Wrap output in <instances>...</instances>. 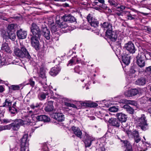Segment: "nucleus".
<instances>
[{"instance_id": "nucleus-1", "label": "nucleus", "mask_w": 151, "mask_h": 151, "mask_svg": "<svg viewBox=\"0 0 151 151\" xmlns=\"http://www.w3.org/2000/svg\"><path fill=\"white\" fill-rule=\"evenodd\" d=\"M31 31L33 35L31 38V45L36 50H38L40 47L39 40L42 35L40 30L36 24L32 23Z\"/></svg>"}, {"instance_id": "nucleus-2", "label": "nucleus", "mask_w": 151, "mask_h": 151, "mask_svg": "<svg viewBox=\"0 0 151 151\" xmlns=\"http://www.w3.org/2000/svg\"><path fill=\"white\" fill-rule=\"evenodd\" d=\"M116 116L120 122H121L122 130L127 135H129L131 134L132 132L129 129L130 126L126 122L127 120V115L122 113H117Z\"/></svg>"}, {"instance_id": "nucleus-3", "label": "nucleus", "mask_w": 151, "mask_h": 151, "mask_svg": "<svg viewBox=\"0 0 151 151\" xmlns=\"http://www.w3.org/2000/svg\"><path fill=\"white\" fill-rule=\"evenodd\" d=\"M97 102V103H95V115L101 119H103L105 122H109L111 118H110L108 114H104L105 111L101 108V107L102 106L101 102Z\"/></svg>"}, {"instance_id": "nucleus-4", "label": "nucleus", "mask_w": 151, "mask_h": 151, "mask_svg": "<svg viewBox=\"0 0 151 151\" xmlns=\"http://www.w3.org/2000/svg\"><path fill=\"white\" fill-rule=\"evenodd\" d=\"M20 49L19 48L15 49L14 50V53L17 57L23 58H26L30 60L31 57L29 52L27 51L25 46L22 44L20 43Z\"/></svg>"}, {"instance_id": "nucleus-5", "label": "nucleus", "mask_w": 151, "mask_h": 151, "mask_svg": "<svg viewBox=\"0 0 151 151\" xmlns=\"http://www.w3.org/2000/svg\"><path fill=\"white\" fill-rule=\"evenodd\" d=\"M136 120L137 125L142 130L145 131L148 129V124L147 123V120L145 115L142 114L141 117L137 118Z\"/></svg>"}, {"instance_id": "nucleus-6", "label": "nucleus", "mask_w": 151, "mask_h": 151, "mask_svg": "<svg viewBox=\"0 0 151 151\" xmlns=\"http://www.w3.org/2000/svg\"><path fill=\"white\" fill-rule=\"evenodd\" d=\"M108 1L112 6L116 7L117 11L114 14L115 17L121 15L122 13V12L125 8V6L123 5L118 6V4L114 0H109Z\"/></svg>"}, {"instance_id": "nucleus-7", "label": "nucleus", "mask_w": 151, "mask_h": 151, "mask_svg": "<svg viewBox=\"0 0 151 151\" xmlns=\"http://www.w3.org/2000/svg\"><path fill=\"white\" fill-rule=\"evenodd\" d=\"M28 134H25L20 139V151H29L28 147V141L27 140Z\"/></svg>"}, {"instance_id": "nucleus-8", "label": "nucleus", "mask_w": 151, "mask_h": 151, "mask_svg": "<svg viewBox=\"0 0 151 151\" xmlns=\"http://www.w3.org/2000/svg\"><path fill=\"white\" fill-rule=\"evenodd\" d=\"M39 76L42 78V80L40 81V83L43 86L44 90L46 91V88H47V86L46 83L47 79L45 72L42 68H40V70Z\"/></svg>"}, {"instance_id": "nucleus-9", "label": "nucleus", "mask_w": 151, "mask_h": 151, "mask_svg": "<svg viewBox=\"0 0 151 151\" xmlns=\"http://www.w3.org/2000/svg\"><path fill=\"white\" fill-rule=\"evenodd\" d=\"M104 0H95V9L101 10V8L104 9L107 8V6L104 4Z\"/></svg>"}, {"instance_id": "nucleus-10", "label": "nucleus", "mask_w": 151, "mask_h": 151, "mask_svg": "<svg viewBox=\"0 0 151 151\" xmlns=\"http://www.w3.org/2000/svg\"><path fill=\"white\" fill-rule=\"evenodd\" d=\"M124 47L126 50L132 54L134 53L136 51L134 44L131 42L126 43L124 45Z\"/></svg>"}, {"instance_id": "nucleus-11", "label": "nucleus", "mask_w": 151, "mask_h": 151, "mask_svg": "<svg viewBox=\"0 0 151 151\" xmlns=\"http://www.w3.org/2000/svg\"><path fill=\"white\" fill-rule=\"evenodd\" d=\"M84 138L85 140L84 142L85 147H90L91 145L92 142L94 140L93 138L91 136L85 133Z\"/></svg>"}, {"instance_id": "nucleus-12", "label": "nucleus", "mask_w": 151, "mask_h": 151, "mask_svg": "<svg viewBox=\"0 0 151 151\" xmlns=\"http://www.w3.org/2000/svg\"><path fill=\"white\" fill-rule=\"evenodd\" d=\"M22 121L20 119L15 120L13 122L11 123L12 128L13 130H17L21 125Z\"/></svg>"}, {"instance_id": "nucleus-13", "label": "nucleus", "mask_w": 151, "mask_h": 151, "mask_svg": "<svg viewBox=\"0 0 151 151\" xmlns=\"http://www.w3.org/2000/svg\"><path fill=\"white\" fill-rule=\"evenodd\" d=\"M102 26L104 31H105L106 35L108 34L109 32L112 30V24L108 22H104Z\"/></svg>"}, {"instance_id": "nucleus-14", "label": "nucleus", "mask_w": 151, "mask_h": 151, "mask_svg": "<svg viewBox=\"0 0 151 151\" xmlns=\"http://www.w3.org/2000/svg\"><path fill=\"white\" fill-rule=\"evenodd\" d=\"M87 19L91 26V27L88 29L93 32L94 28V18L92 16L91 14H89L87 16Z\"/></svg>"}, {"instance_id": "nucleus-15", "label": "nucleus", "mask_w": 151, "mask_h": 151, "mask_svg": "<svg viewBox=\"0 0 151 151\" xmlns=\"http://www.w3.org/2000/svg\"><path fill=\"white\" fill-rule=\"evenodd\" d=\"M62 19L66 22H73L76 21L75 18L70 14H65L62 17Z\"/></svg>"}, {"instance_id": "nucleus-16", "label": "nucleus", "mask_w": 151, "mask_h": 151, "mask_svg": "<svg viewBox=\"0 0 151 151\" xmlns=\"http://www.w3.org/2000/svg\"><path fill=\"white\" fill-rule=\"evenodd\" d=\"M52 117L59 122H63L64 120V116L61 113H55L53 114Z\"/></svg>"}, {"instance_id": "nucleus-17", "label": "nucleus", "mask_w": 151, "mask_h": 151, "mask_svg": "<svg viewBox=\"0 0 151 151\" xmlns=\"http://www.w3.org/2000/svg\"><path fill=\"white\" fill-rule=\"evenodd\" d=\"M106 36L108 37L111 41H115L117 38V32L112 31L109 32L108 34L106 35Z\"/></svg>"}, {"instance_id": "nucleus-18", "label": "nucleus", "mask_w": 151, "mask_h": 151, "mask_svg": "<svg viewBox=\"0 0 151 151\" xmlns=\"http://www.w3.org/2000/svg\"><path fill=\"white\" fill-rule=\"evenodd\" d=\"M137 63L138 65L140 68H142L145 65L144 58L141 56V55L138 54L136 57Z\"/></svg>"}, {"instance_id": "nucleus-19", "label": "nucleus", "mask_w": 151, "mask_h": 151, "mask_svg": "<svg viewBox=\"0 0 151 151\" xmlns=\"http://www.w3.org/2000/svg\"><path fill=\"white\" fill-rule=\"evenodd\" d=\"M60 70V68L58 66L52 68L49 72V74L52 76H55Z\"/></svg>"}, {"instance_id": "nucleus-20", "label": "nucleus", "mask_w": 151, "mask_h": 151, "mask_svg": "<svg viewBox=\"0 0 151 151\" xmlns=\"http://www.w3.org/2000/svg\"><path fill=\"white\" fill-rule=\"evenodd\" d=\"M27 35V32L23 30L22 29L18 30L17 32V36L20 39H23L25 38Z\"/></svg>"}, {"instance_id": "nucleus-21", "label": "nucleus", "mask_w": 151, "mask_h": 151, "mask_svg": "<svg viewBox=\"0 0 151 151\" xmlns=\"http://www.w3.org/2000/svg\"><path fill=\"white\" fill-rule=\"evenodd\" d=\"M35 117L38 121H43L44 122H47L50 121L49 117L45 115H40L37 116Z\"/></svg>"}, {"instance_id": "nucleus-22", "label": "nucleus", "mask_w": 151, "mask_h": 151, "mask_svg": "<svg viewBox=\"0 0 151 151\" xmlns=\"http://www.w3.org/2000/svg\"><path fill=\"white\" fill-rule=\"evenodd\" d=\"M109 123L112 126L116 127H119L121 125L120 122L116 118H111L109 120Z\"/></svg>"}, {"instance_id": "nucleus-23", "label": "nucleus", "mask_w": 151, "mask_h": 151, "mask_svg": "<svg viewBox=\"0 0 151 151\" xmlns=\"http://www.w3.org/2000/svg\"><path fill=\"white\" fill-rule=\"evenodd\" d=\"M139 54L141 55L142 57L144 58H145L146 59H150L151 58L150 53L145 49L142 50V51Z\"/></svg>"}, {"instance_id": "nucleus-24", "label": "nucleus", "mask_w": 151, "mask_h": 151, "mask_svg": "<svg viewBox=\"0 0 151 151\" xmlns=\"http://www.w3.org/2000/svg\"><path fill=\"white\" fill-rule=\"evenodd\" d=\"M72 129L75 135L77 137L81 138L82 133L80 129L78 127L73 126L72 127Z\"/></svg>"}, {"instance_id": "nucleus-25", "label": "nucleus", "mask_w": 151, "mask_h": 151, "mask_svg": "<svg viewBox=\"0 0 151 151\" xmlns=\"http://www.w3.org/2000/svg\"><path fill=\"white\" fill-rule=\"evenodd\" d=\"M80 59L78 58L77 56H76L73 57L69 61L68 65H73L76 64L77 63H80Z\"/></svg>"}, {"instance_id": "nucleus-26", "label": "nucleus", "mask_w": 151, "mask_h": 151, "mask_svg": "<svg viewBox=\"0 0 151 151\" xmlns=\"http://www.w3.org/2000/svg\"><path fill=\"white\" fill-rule=\"evenodd\" d=\"M42 31L43 33V36L46 39L48 40L50 39V35L49 30L47 27H45L42 29Z\"/></svg>"}, {"instance_id": "nucleus-27", "label": "nucleus", "mask_w": 151, "mask_h": 151, "mask_svg": "<svg viewBox=\"0 0 151 151\" xmlns=\"http://www.w3.org/2000/svg\"><path fill=\"white\" fill-rule=\"evenodd\" d=\"M146 82V80L145 78L141 77L135 81V84L139 86H143Z\"/></svg>"}, {"instance_id": "nucleus-28", "label": "nucleus", "mask_w": 151, "mask_h": 151, "mask_svg": "<svg viewBox=\"0 0 151 151\" xmlns=\"http://www.w3.org/2000/svg\"><path fill=\"white\" fill-rule=\"evenodd\" d=\"M104 138H101L97 140V142L96 143L97 145H98V147L100 148L102 151H104L105 150V149L103 147L104 144L103 143H104Z\"/></svg>"}, {"instance_id": "nucleus-29", "label": "nucleus", "mask_w": 151, "mask_h": 151, "mask_svg": "<svg viewBox=\"0 0 151 151\" xmlns=\"http://www.w3.org/2000/svg\"><path fill=\"white\" fill-rule=\"evenodd\" d=\"M123 63L126 65H128L130 62V56L129 55L126 54L123 55L122 57Z\"/></svg>"}, {"instance_id": "nucleus-30", "label": "nucleus", "mask_w": 151, "mask_h": 151, "mask_svg": "<svg viewBox=\"0 0 151 151\" xmlns=\"http://www.w3.org/2000/svg\"><path fill=\"white\" fill-rule=\"evenodd\" d=\"M133 134L134 136V139L135 140V142L137 143H138L141 140V138L139 136V133L137 131L135 130L132 133V134L129 136ZM128 136L129 135H128Z\"/></svg>"}, {"instance_id": "nucleus-31", "label": "nucleus", "mask_w": 151, "mask_h": 151, "mask_svg": "<svg viewBox=\"0 0 151 151\" xmlns=\"http://www.w3.org/2000/svg\"><path fill=\"white\" fill-rule=\"evenodd\" d=\"M56 23L58 25V26L61 28H65L67 27V25L66 22L64 20L63 21L61 22L60 19L56 20Z\"/></svg>"}, {"instance_id": "nucleus-32", "label": "nucleus", "mask_w": 151, "mask_h": 151, "mask_svg": "<svg viewBox=\"0 0 151 151\" xmlns=\"http://www.w3.org/2000/svg\"><path fill=\"white\" fill-rule=\"evenodd\" d=\"M1 50L8 53L10 52L11 51L10 49L8 44L6 42L3 43L2 44Z\"/></svg>"}, {"instance_id": "nucleus-33", "label": "nucleus", "mask_w": 151, "mask_h": 151, "mask_svg": "<svg viewBox=\"0 0 151 151\" xmlns=\"http://www.w3.org/2000/svg\"><path fill=\"white\" fill-rule=\"evenodd\" d=\"M50 102V104H48L45 108V110L47 112H49L52 111L53 109V106L52 105L53 102L52 101H49L48 103Z\"/></svg>"}, {"instance_id": "nucleus-34", "label": "nucleus", "mask_w": 151, "mask_h": 151, "mask_svg": "<svg viewBox=\"0 0 151 151\" xmlns=\"http://www.w3.org/2000/svg\"><path fill=\"white\" fill-rule=\"evenodd\" d=\"M123 142L124 145L126 147L125 151H132V146L129 143L125 140L123 141Z\"/></svg>"}, {"instance_id": "nucleus-35", "label": "nucleus", "mask_w": 151, "mask_h": 151, "mask_svg": "<svg viewBox=\"0 0 151 151\" xmlns=\"http://www.w3.org/2000/svg\"><path fill=\"white\" fill-rule=\"evenodd\" d=\"M123 108L126 110L127 111L129 114H132L134 113V110L127 104L124 106Z\"/></svg>"}, {"instance_id": "nucleus-36", "label": "nucleus", "mask_w": 151, "mask_h": 151, "mask_svg": "<svg viewBox=\"0 0 151 151\" xmlns=\"http://www.w3.org/2000/svg\"><path fill=\"white\" fill-rule=\"evenodd\" d=\"M81 107L88 106L89 107H93L94 106V104L89 101L84 102L81 104Z\"/></svg>"}, {"instance_id": "nucleus-37", "label": "nucleus", "mask_w": 151, "mask_h": 151, "mask_svg": "<svg viewBox=\"0 0 151 151\" xmlns=\"http://www.w3.org/2000/svg\"><path fill=\"white\" fill-rule=\"evenodd\" d=\"M48 93L46 92L45 93L42 92L38 95V98L39 99L42 101L45 99L46 98V96H47Z\"/></svg>"}, {"instance_id": "nucleus-38", "label": "nucleus", "mask_w": 151, "mask_h": 151, "mask_svg": "<svg viewBox=\"0 0 151 151\" xmlns=\"http://www.w3.org/2000/svg\"><path fill=\"white\" fill-rule=\"evenodd\" d=\"M12 101L9 99H6L5 101L3 104V106L8 107L12 105Z\"/></svg>"}, {"instance_id": "nucleus-39", "label": "nucleus", "mask_w": 151, "mask_h": 151, "mask_svg": "<svg viewBox=\"0 0 151 151\" xmlns=\"http://www.w3.org/2000/svg\"><path fill=\"white\" fill-rule=\"evenodd\" d=\"M46 92L48 93L47 99L49 100L50 99H55V97L54 96V93L52 90L49 89L46 91Z\"/></svg>"}, {"instance_id": "nucleus-40", "label": "nucleus", "mask_w": 151, "mask_h": 151, "mask_svg": "<svg viewBox=\"0 0 151 151\" xmlns=\"http://www.w3.org/2000/svg\"><path fill=\"white\" fill-rule=\"evenodd\" d=\"M137 72L134 69H131L129 71L128 76L130 78H134L137 76Z\"/></svg>"}, {"instance_id": "nucleus-41", "label": "nucleus", "mask_w": 151, "mask_h": 151, "mask_svg": "<svg viewBox=\"0 0 151 151\" xmlns=\"http://www.w3.org/2000/svg\"><path fill=\"white\" fill-rule=\"evenodd\" d=\"M10 34L8 32H7L5 30H3L1 32V36L3 38L7 39L9 37Z\"/></svg>"}, {"instance_id": "nucleus-42", "label": "nucleus", "mask_w": 151, "mask_h": 151, "mask_svg": "<svg viewBox=\"0 0 151 151\" xmlns=\"http://www.w3.org/2000/svg\"><path fill=\"white\" fill-rule=\"evenodd\" d=\"M128 14L126 15V17L128 19L132 20L135 18L136 15L135 14H132L130 12H128Z\"/></svg>"}, {"instance_id": "nucleus-43", "label": "nucleus", "mask_w": 151, "mask_h": 151, "mask_svg": "<svg viewBox=\"0 0 151 151\" xmlns=\"http://www.w3.org/2000/svg\"><path fill=\"white\" fill-rule=\"evenodd\" d=\"M20 120L22 121L21 124V125H29L30 124V120L27 118H26L24 120H22L21 119H20Z\"/></svg>"}, {"instance_id": "nucleus-44", "label": "nucleus", "mask_w": 151, "mask_h": 151, "mask_svg": "<svg viewBox=\"0 0 151 151\" xmlns=\"http://www.w3.org/2000/svg\"><path fill=\"white\" fill-rule=\"evenodd\" d=\"M75 72L77 73L81 74H82V71H81L80 67L78 66H76L74 68Z\"/></svg>"}, {"instance_id": "nucleus-45", "label": "nucleus", "mask_w": 151, "mask_h": 151, "mask_svg": "<svg viewBox=\"0 0 151 151\" xmlns=\"http://www.w3.org/2000/svg\"><path fill=\"white\" fill-rule=\"evenodd\" d=\"M10 112L12 114H16L17 113V108L15 107H9Z\"/></svg>"}, {"instance_id": "nucleus-46", "label": "nucleus", "mask_w": 151, "mask_h": 151, "mask_svg": "<svg viewBox=\"0 0 151 151\" xmlns=\"http://www.w3.org/2000/svg\"><path fill=\"white\" fill-rule=\"evenodd\" d=\"M12 128L11 124L8 125L3 126L0 127V129L4 130L5 129H10Z\"/></svg>"}, {"instance_id": "nucleus-47", "label": "nucleus", "mask_w": 151, "mask_h": 151, "mask_svg": "<svg viewBox=\"0 0 151 151\" xmlns=\"http://www.w3.org/2000/svg\"><path fill=\"white\" fill-rule=\"evenodd\" d=\"M130 91L132 96L136 95L139 93L138 90L135 88L132 89Z\"/></svg>"}, {"instance_id": "nucleus-48", "label": "nucleus", "mask_w": 151, "mask_h": 151, "mask_svg": "<svg viewBox=\"0 0 151 151\" xmlns=\"http://www.w3.org/2000/svg\"><path fill=\"white\" fill-rule=\"evenodd\" d=\"M126 102L128 104H130L134 106H136L137 105V102L135 101L127 100L126 101Z\"/></svg>"}, {"instance_id": "nucleus-49", "label": "nucleus", "mask_w": 151, "mask_h": 151, "mask_svg": "<svg viewBox=\"0 0 151 151\" xmlns=\"http://www.w3.org/2000/svg\"><path fill=\"white\" fill-rule=\"evenodd\" d=\"M16 25L14 24H12L8 25L7 29L11 31L15 29Z\"/></svg>"}, {"instance_id": "nucleus-50", "label": "nucleus", "mask_w": 151, "mask_h": 151, "mask_svg": "<svg viewBox=\"0 0 151 151\" xmlns=\"http://www.w3.org/2000/svg\"><path fill=\"white\" fill-rule=\"evenodd\" d=\"M55 35L54 36V37L52 38V41L53 42L58 41L59 39V35L58 34H57V33H55Z\"/></svg>"}, {"instance_id": "nucleus-51", "label": "nucleus", "mask_w": 151, "mask_h": 151, "mask_svg": "<svg viewBox=\"0 0 151 151\" xmlns=\"http://www.w3.org/2000/svg\"><path fill=\"white\" fill-rule=\"evenodd\" d=\"M109 111L111 112H116L118 110V109L115 107L112 106L110 107L109 109Z\"/></svg>"}, {"instance_id": "nucleus-52", "label": "nucleus", "mask_w": 151, "mask_h": 151, "mask_svg": "<svg viewBox=\"0 0 151 151\" xmlns=\"http://www.w3.org/2000/svg\"><path fill=\"white\" fill-rule=\"evenodd\" d=\"M42 149L43 151H48V147L46 143H44L42 144Z\"/></svg>"}, {"instance_id": "nucleus-53", "label": "nucleus", "mask_w": 151, "mask_h": 151, "mask_svg": "<svg viewBox=\"0 0 151 151\" xmlns=\"http://www.w3.org/2000/svg\"><path fill=\"white\" fill-rule=\"evenodd\" d=\"M16 36L15 34L14 33H11V35L10 34L8 39H10L12 41H14L16 39Z\"/></svg>"}, {"instance_id": "nucleus-54", "label": "nucleus", "mask_w": 151, "mask_h": 151, "mask_svg": "<svg viewBox=\"0 0 151 151\" xmlns=\"http://www.w3.org/2000/svg\"><path fill=\"white\" fill-rule=\"evenodd\" d=\"M65 105L69 107H72L73 108H75L77 109L76 106L74 104L68 103V102H65Z\"/></svg>"}, {"instance_id": "nucleus-55", "label": "nucleus", "mask_w": 151, "mask_h": 151, "mask_svg": "<svg viewBox=\"0 0 151 151\" xmlns=\"http://www.w3.org/2000/svg\"><path fill=\"white\" fill-rule=\"evenodd\" d=\"M57 29L56 28V26L54 25H53L51 26V30L52 33H55L56 32L57 30Z\"/></svg>"}, {"instance_id": "nucleus-56", "label": "nucleus", "mask_w": 151, "mask_h": 151, "mask_svg": "<svg viewBox=\"0 0 151 151\" xmlns=\"http://www.w3.org/2000/svg\"><path fill=\"white\" fill-rule=\"evenodd\" d=\"M124 95L127 97L132 96L130 90L126 91L124 92Z\"/></svg>"}, {"instance_id": "nucleus-57", "label": "nucleus", "mask_w": 151, "mask_h": 151, "mask_svg": "<svg viewBox=\"0 0 151 151\" xmlns=\"http://www.w3.org/2000/svg\"><path fill=\"white\" fill-rule=\"evenodd\" d=\"M29 84L32 87H34L35 85V82L34 81H33L32 79H30L29 80Z\"/></svg>"}, {"instance_id": "nucleus-58", "label": "nucleus", "mask_w": 151, "mask_h": 151, "mask_svg": "<svg viewBox=\"0 0 151 151\" xmlns=\"http://www.w3.org/2000/svg\"><path fill=\"white\" fill-rule=\"evenodd\" d=\"M13 121V120H12L9 119H4L3 120V121L4 122L6 123L11 122H12Z\"/></svg>"}, {"instance_id": "nucleus-59", "label": "nucleus", "mask_w": 151, "mask_h": 151, "mask_svg": "<svg viewBox=\"0 0 151 151\" xmlns=\"http://www.w3.org/2000/svg\"><path fill=\"white\" fill-rule=\"evenodd\" d=\"M12 89L14 90H18L19 89V86L17 85H12Z\"/></svg>"}, {"instance_id": "nucleus-60", "label": "nucleus", "mask_w": 151, "mask_h": 151, "mask_svg": "<svg viewBox=\"0 0 151 151\" xmlns=\"http://www.w3.org/2000/svg\"><path fill=\"white\" fill-rule=\"evenodd\" d=\"M39 106V105L38 103L36 104L35 105L32 104L30 106V107L32 109H34L35 108L38 107Z\"/></svg>"}, {"instance_id": "nucleus-61", "label": "nucleus", "mask_w": 151, "mask_h": 151, "mask_svg": "<svg viewBox=\"0 0 151 151\" xmlns=\"http://www.w3.org/2000/svg\"><path fill=\"white\" fill-rule=\"evenodd\" d=\"M121 48L120 47L118 48L117 50H116L115 52V54L116 55H119L121 53Z\"/></svg>"}, {"instance_id": "nucleus-62", "label": "nucleus", "mask_w": 151, "mask_h": 151, "mask_svg": "<svg viewBox=\"0 0 151 151\" xmlns=\"http://www.w3.org/2000/svg\"><path fill=\"white\" fill-rule=\"evenodd\" d=\"M4 90V88L2 86H0V92H2Z\"/></svg>"}, {"instance_id": "nucleus-63", "label": "nucleus", "mask_w": 151, "mask_h": 151, "mask_svg": "<svg viewBox=\"0 0 151 151\" xmlns=\"http://www.w3.org/2000/svg\"><path fill=\"white\" fill-rule=\"evenodd\" d=\"M146 145L147 147H151V142L150 143L146 142Z\"/></svg>"}, {"instance_id": "nucleus-64", "label": "nucleus", "mask_w": 151, "mask_h": 151, "mask_svg": "<svg viewBox=\"0 0 151 151\" xmlns=\"http://www.w3.org/2000/svg\"><path fill=\"white\" fill-rule=\"evenodd\" d=\"M138 151H145V150L142 148H138Z\"/></svg>"}]
</instances>
